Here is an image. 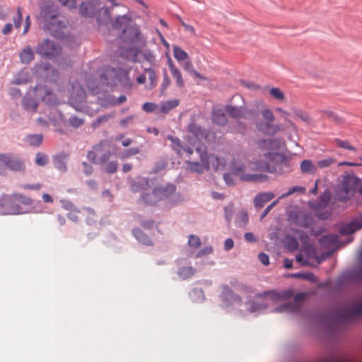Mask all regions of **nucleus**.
Segmentation results:
<instances>
[{"instance_id": "f257e3e1", "label": "nucleus", "mask_w": 362, "mask_h": 362, "mask_svg": "<svg viewBox=\"0 0 362 362\" xmlns=\"http://www.w3.org/2000/svg\"><path fill=\"white\" fill-rule=\"evenodd\" d=\"M110 148L109 141L101 140L87 153V158L91 163L101 165L107 173L113 174L117 170L118 163L116 160H110L113 154Z\"/></svg>"}, {"instance_id": "f03ea898", "label": "nucleus", "mask_w": 362, "mask_h": 362, "mask_svg": "<svg viewBox=\"0 0 362 362\" xmlns=\"http://www.w3.org/2000/svg\"><path fill=\"white\" fill-rule=\"evenodd\" d=\"M284 141L281 138L264 139L258 141L259 148L262 151L260 158L256 160L254 163H250L249 166L253 165L252 168L255 170H262L264 172H272L269 164V161L274 160L279 153L274 152V150L279 149L284 146Z\"/></svg>"}, {"instance_id": "7ed1b4c3", "label": "nucleus", "mask_w": 362, "mask_h": 362, "mask_svg": "<svg viewBox=\"0 0 362 362\" xmlns=\"http://www.w3.org/2000/svg\"><path fill=\"white\" fill-rule=\"evenodd\" d=\"M33 201L20 193L5 194L0 198V215L23 214L31 211Z\"/></svg>"}, {"instance_id": "20e7f679", "label": "nucleus", "mask_w": 362, "mask_h": 362, "mask_svg": "<svg viewBox=\"0 0 362 362\" xmlns=\"http://www.w3.org/2000/svg\"><path fill=\"white\" fill-rule=\"evenodd\" d=\"M196 151L199 154L201 162L187 161L189 169L192 172L202 173L204 170H209L211 168L218 170L224 168L226 165L227 162L225 158L214 155H208L205 146L197 147Z\"/></svg>"}, {"instance_id": "39448f33", "label": "nucleus", "mask_w": 362, "mask_h": 362, "mask_svg": "<svg viewBox=\"0 0 362 362\" xmlns=\"http://www.w3.org/2000/svg\"><path fill=\"white\" fill-rule=\"evenodd\" d=\"M40 17L43 22L44 28L52 35L59 37L61 30L64 27V23L59 19V8L54 4H50L41 8Z\"/></svg>"}, {"instance_id": "423d86ee", "label": "nucleus", "mask_w": 362, "mask_h": 362, "mask_svg": "<svg viewBox=\"0 0 362 362\" xmlns=\"http://www.w3.org/2000/svg\"><path fill=\"white\" fill-rule=\"evenodd\" d=\"M258 107H262L260 113L264 119L263 121H256L255 122V127L257 130L264 134L268 136H273L278 132H280L283 130V127L281 124L274 123L275 120V116L273 112L266 106V105L262 101L257 102Z\"/></svg>"}, {"instance_id": "0eeeda50", "label": "nucleus", "mask_w": 362, "mask_h": 362, "mask_svg": "<svg viewBox=\"0 0 362 362\" xmlns=\"http://www.w3.org/2000/svg\"><path fill=\"white\" fill-rule=\"evenodd\" d=\"M230 168L231 173H226L223 175L226 182L229 185L234 184L233 175L238 177L241 180L252 182H264L268 180V176L266 175L246 173V166L236 160L231 162Z\"/></svg>"}, {"instance_id": "6e6552de", "label": "nucleus", "mask_w": 362, "mask_h": 362, "mask_svg": "<svg viewBox=\"0 0 362 362\" xmlns=\"http://www.w3.org/2000/svg\"><path fill=\"white\" fill-rule=\"evenodd\" d=\"M359 183L360 179L356 175L344 176L340 187L336 190L337 199L344 203L353 199L359 189Z\"/></svg>"}, {"instance_id": "1a4fd4ad", "label": "nucleus", "mask_w": 362, "mask_h": 362, "mask_svg": "<svg viewBox=\"0 0 362 362\" xmlns=\"http://www.w3.org/2000/svg\"><path fill=\"white\" fill-rule=\"evenodd\" d=\"M71 86L69 103L76 111L82 112L85 107L83 103L86 97V93L78 82L73 83Z\"/></svg>"}, {"instance_id": "9d476101", "label": "nucleus", "mask_w": 362, "mask_h": 362, "mask_svg": "<svg viewBox=\"0 0 362 362\" xmlns=\"http://www.w3.org/2000/svg\"><path fill=\"white\" fill-rule=\"evenodd\" d=\"M0 165L16 172H22L25 169L23 160L10 153H0Z\"/></svg>"}, {"instance_id": "9b49d317", "label": "nucleus", "mask_w": 362, "mask_h": 362, "mask_svg": "<svg viewBox=\"0 0 362 362\" xmlns=\"http://www.w3.org/2000/svg\"><path fill=\"white\" fill-rule=\"evenodd\" d=\"M122 37L125 41L132 44L144 45L146 43V37L141 33L139 25L136 23L129 25L127 29H124Z\"/></svg>"}, {"instance_id": "f8f14e48", "label": "nucleus", "mask_w": 362, "mask_h": 362, "mask_svg": "<svg viewBox=\"0 0 362 362\" xmlns=\"http://www.w3.org/2000/svg\"><path fill=\"white\" fill-rule=\"evenodd\" d=\"M330 200V192L324 191L320 196L317 202H311L310 206L315 211L317 216L320 219H327L331 216V211H321V209L327 206Z\"/></svg>"}, {"instance_id": "ddd939ff", "label": "nucleus", "mask_w": 362, "mask_h": 362, "mask_svg": "<svg viewBox=\"0 0 362 362\" xmlns=\"http://www.w3.org/2000/svg\"><path fill=\"white\" fill-rule=\"evenodd\" d=\"M62 47L52 40H45L36 48V52L43 57L51 59L60 54Z\"/></svg>"}, {"instance_id": "4468645a", "label": "nucleus", "mask_w": 362, "mask_h": 362, "mask_svg": "<svg viewBox=\"0 0 362 362\" xmlns=\"http://www.w3.org/2000/svg\"><path fill=\"white\" fill-rule=\"evenodd\" d=\"M226 112L234 119H250L255 117V112L248 109L247 107L243 105L240 107H236L234 105H228L225 107Z\"/></svg>"}, {"instance_id": "2eb2a0df", "label": "nucleus", "mask_w": 362, "mask_h": 362, "mask_svg": "<svg viewBox=\"0 0 362 362\" xmlns=\"http://www.w3.org/2000/svg\"><path fill=\"white\" fill-rule=\"evenodd\" d=\"M99 5L100 0H87L82 1L79 6V13L84 18H93Z\"/></svg>"}, {"instance_id": "dca6fc26", "label": "nucleus", "mask_w": 362, "mask_h": 362, "mask_svg": "<svg viewBox=\"0 0 362 362\" xmlns=\"http://www.w3.org/2000/svg\"><path fill=\"white\" fill-rule=\"evenodd\" d=\"M35 96L37 99H40L47 104H52L55 102V96L53 95L50 89L45 85L38 84L35 86Z\"/></svg>"}, {"instance_id": "f3484780", "label": "nucleus", "mask_w": 362, "mask_h": 362, "mask_svg": "<svg viewBox=\"0 0 362 362\" xmlns=\"http://www.w3.org/2000/svg\"><path fill=\"white\" fill-rule=\"evenodd\" d=\"M291 293L289 291H264L262 293H258L255 295V297L257 298H269L274 302H279L284 300L287 299L291 296Z\"/></svg>"}, {"instance_id": "a211bd4d", "label": "nucleus", "mask_w": 362, "mask_h": 362, "mask_svg": "<svg viewBox=\"0 0 362 362\" xmlns=\"http://www.w3.org/2000/svg\"><path fill=\"white\" fill-rule=\"evenodd\" d=\"M305 293H298L294 296L293 303H286L275 309L276 312L288 311L291 313H298L301 308L300 302L304 298Z\"/></svg>"}, {"instance_id": "6ab92c4d", "label": "nucleus", "mask_w": 362, "mask_h": 362, "mask_svg": "<svg viewBox=\"0 0 362 362\" xmlns=\"http://www.w3.org/2000/svg\"><path fill=\"white\" fill-rule=\"evenodd\" d=\"M221 298L226 307L235 303L240 304L242 301L241 298L235 294L228 286H223Z\"/></svg>"}, {"instance_id": "aec40b11", "label": "nucleus", "mask_w": 362, "mask_h": 362, "mask_svg": "<svg viewBox=\"0 0 362 362\" xmlns=\"http://www.w3.org/2000/svg\"><path fill=\"white\" fill-rule=\"evenodd\" d=\"M176 190V187L173 184L167 185L165 187L156 188L152 192V196L158 197L159 201L163 199H168L170 198Z\"/></svg>"}, {"instance_id": "412c9836", "label": "nucleus", "mask_w": 362, "mask_h": 362, "mask_svg": "<svg viewBox=\"0 0 362 362\" xmlns=\"http://www.w3.org/2000/svg\"><path fill=\"white\" fill-rule=\"evenodd\" d=\"M132 22V18L130 16L124 14L116 16L111 22L113 28L122 30L123 34L124 29H127Z\"/></svg>"}, {"instance_id": "4be33fe9", "label": "nucleus", "mask_w": 362, "mask_h": 362, "mask_svg": "<svg viewBox=\"0 0 362 362\" xmlns=\"http://www.w3.org/2000/svg\"><path fill=\"white\" fill-rule=\"evenodd\" d=\"M168 66L173 78L175 80L176 86L179 88L185 87V81L180 70L175 66L172 59L168 57L167 60Z\"/></svg>"}, {"instance_id": "5701e85b", "label": "nucleus", "mask_w": 362, "mask_h": 362, "mask_svg": "<svg viewBox=\"0 0 362 362\" xmlns=\"http://www.w3.org/2000/svg\"><path fill=\"white\" fill-rule=\"evenodd\" d=\"M222 108L214 107L212 110V121L218 125H226L228 122V117Z\"/></svg>"}, {"instance_id": "b1692460", "label": "nucleus", "mask_w": 362, "mask_h": 362, "mask_svg": "<svg viewBox=\"0 0 362 362\" xmlns=\"http://www.w3.org/2000/svg\"><path fill=\"white\" fill-rule=\"evenodd\" d=\"M272 192L258 193L254 199V204L256 208H262L264 205L274 197Z\"/></svg>"}, {"instance_id": "393cba45", "label": "nucleus", "mask_w": 362, "mask_h": 362, "mask_svg": "<svg viewBox=\"0 0 362 362\" xmlns=\"http://www.w3.org/2000/svg\"><path fill=\"white\" fill-rule=\"evenodd\" d=\"M339 237L337 234H329L322 236L320 240V244L325 248L332 249L336 247L338 244Z\"/></svg>"}, {"instance_id": "a878e982", "label": "nucleus", "mask_w": 362, "mask_h": 362, "mask_svg": "<svg viewBox=\"0 0 362 362\" xmlns=\"http://www.w3.org/2000/svg\"><path fill=\"white\" fill-rule=\"evenodd\" d=\"M168 139L172 142L171 146L177 154H181L182 151H185L189 155L193 153V150L191 148L183 147L180 140L178 138L174 137L172 135H168Z\"/></svg>"}, {"instance_id": "bb28decb", "label": "nucleus", "mask_w": 362, "mask_h": 362, "mask_svg": "<svg viewBox=\"0 0 362 362\" xmlns=\"http://www.w3.org/2000/svg\"><path fill=\"white\" fill-rule=\"evenodd\" d=\"M179 104L180 101L177 99L162 102L160 105H158V111L157 112V114H167L171 110L177 107Z\"/></svg>"}, {"instance_id": "cd10ccee", "label": "nucleus", "mask_w": 362, "mask_h": 362, "mask_svg": "<svg viewBox=\"0 0 362 362\" xmlns=\"http://www.w3.org/2000/svg\"><path fill=\"white\" fill-rule=\"evenodd\" d=\"M362 228V224L358 223L356 221H352L345 225H344L340 229H339V233L341 235H349L357 230Z\"/></svg>"}, {"instance_id": "c85d7f7f", "label": "nucleus", "mask_w": 362, "mask_h": 362, "mask_svg": "<svg viewBox=\"0 0 362 362\" xmlns=\"http://www.w3.org/2000/svg\"><path fill=\"white\" fill-rule=\"evenodd\" d=\"M116 78V69L109 66L103 67L101 70L100 81L105 84H109V81Z\"/></svg>"}, {"instance_id": "c756f323", "label": "nucleus", "mask_w": 362, "mask_h": 362, "mask_svg": "<svg viewBox=\"0 0 362 362\" xmlns=\"http://www.w3.org/2000/svg\"><path fill=\"white\" fill-rule=\"evenodd\" d=\"M188 131L198 139H206L207 136L206 130L194 122H191L188 125Z\"/></svg>"}, {"instance_id": "7c9ffc66", "label": "nucleus", "mask_w": 362, "mask_h": 362, "mask_svg": "<svg viewBox=\"0 0 362 362\" xmlns=\"http://www.w3.org/2000/svg\"><path fill=\"white\" fill-rule=\"evenodd\" d=\"M21 62L23 64H29L34 59V52L29 46L24 48L19 54Z\"/></svg>"}, {"instance_id": "2f4dec72", "label": "nucleus", "mask_w": 362, "mask_h": 362, "mask_svg": "<svg viewBox=\"0 0 362 362\" xmlns=\"http://www.w3.org/2000/svg\"><path fill=\"white\" fill-rule=\"evenodd\" d=\"M23 106L24 109L30 112H35L37 108V103L30 97H25L23 100Z\"/></svg>"}, {"instance_id": "473e14b6", "label": "nucleus", "mask_w": 362, "mask_h": 362, "mask_svg": "<svg viewBox=\"0 0 362 362\" xmlns=\"http://www.w3.org/2000/svg\"><path fill=\"white\" fill-rule=\"evenodd\" d=\"M134 236L136 239L144 245H150L152 244L150 238L145 235L143 231L139 228H134L132 230Z\"/></svg>"}, {"instance_id": "72a5a7b5", "label": "nucleus", "mask_w": 362, "mask_h": 362, "mask_svg": "<svg viewBox=\"0 0 362 362\" xmlns=\"http://www.w3.org/2000/svg\"><path fill=\"white\" fill-rule=\"evenodd\" d=\"M173 49L174 57L179 63L189 59V54L177 45H173Z\"/></svg>"}, {"instance_id": "f704fd0d", "label": "nucleus", "mask_w": 362, "mask_h": 362, "mask_svg": "<svg viewBox=\"0 0 362 362\" xmlns=\"http://www.w3.org/2000/svg\"><path fill=\"white\" fill-rule=\"evenodd\" d=\"M300 170L303 173L314 174L317 168L310 160H304L300 163Z\"/></svg>"}, {"instance_id": "c9c22d12", "label": "nucleus", "mask_w": 362, "mask_h": 362, "mask_svg": "<svg viewBox=\"0 0 362 362\" xmlns=\"http://www.w3.org/2000/svg\"><path fill=\"white\" fill-rule=\"evenodd\" d=\"M247 305V311L250 313H259L267 307L266 303H255L253 300L248 301Z\"/></svg>"}, {"instance_id": "e433bc0d", "label": "nucleus", "mask_w": 362, "mask_h": 362, "mask_svg": "<svg viewBox=\"0 0 362 362\" xmlns=\"http://www.w3.org/2000/svg\"><path fill=\"white\" fill-rule=\"evenodd\" d=\"M148 184V180L146 178H137L134 180L131 185V190L134 192H137L143 189V186Z\"/></svg>"}, {"instance_id": "4c0bfd02", "label": "nucleus", "mask_w": 362, "mask_h": 362, "mask_svg": "<svg viewBox=\"0 0 362 362\" xmlns=\"http://www.w3.org/2000/svg\"><path fill=\"white\" fill-rule=\"evenodd\" d=\"M26 141L30 146H39L42 142V134H30L26 137Z\"/></svg>"}, {"instance_id": "58836bf2", "label": "nucleus", "mask_w": 362, "mask_h": 362, "mask_svg": "<svg viewBox=\"0 0 362 362\" xmlns=\"http://www.w3.org/2000/svg\"><path fill=\"white\" fill-rule=\"evenodd\" d=\"M178 275L182 279H187L195 273V269L192 267H182L178 270Z\"/></svg>"}, {"instance_id": "ea45409f", "label": "nucleus", "mask_w": 362, "mask_h": 362, "mask_svg": "<svg viewBox=\"0 0 362 362\" xmlns=\"http://www.w3.org/2000/svg\"><path fill=\"white\" fill-rule=\"evenodd\" d=\"M276 111L281 115V116L284 118L285 121L287 122L288 125L290 127H291L294 131L297 130L296 124L288 119V112H287L286 110H284L281 107H276Z\"/></svg>"}, {"instance_id": "a19ab883", "label": "nucleus", "mask_w": 362, "mask_h": 362, "mask_svg": "<svg viewBox=\"0 0 362 362\" xmlns=\"http://www.w3.org/2000/svg\"><path fill=\"white\" fill-rule=\"evenodd\" d=\"M305 187H300V186H293L292 187H291L290 189H288V190L285 192V193H283L279 198V201L281 199H284L286 197H288V196L296 193V192H305Z\"/></svg>"}, {"instance_id": "79ce46f5", "label": "nucleus", "mask_w": 362, "mask_h": 362, "mask_svg": "<svg viewBox=\"0 0 362 362\" xmlns=\"http://www.w3.org/2000/svg\"><path fill=\"white\" fill-rule=\"evenodd\" d=\"M270 94L274 98L280 102L285 101V95L284 92L279 88H272L270 89Z\"/></svg>"}, {"instance_id": "37998d69", "label": "nucleus", "mask_w": 362, "mask_h": 362, "mask_svg": "<svg viewBox=\"0 0 362 362\" xmlns=\"http://www.w3.org/2000/svg\"><path fill=\"white\" fill-rule=\"evenodd\" d=\"M54 166L61 171H66V166L64 161V158L62 156H57L54 158Z\"/></svg>"}, {"instance_id": "c03bdc74", "label": "nucleus", "mask_w": 362, "mask_h": 362, "mask_svg": "<svg viewBox=\"0 0 362 362\" xmlns=\"http://www.w3.org/2000/svg\"><path fill=\"white\" fill-rule=\"evenodd\" d=\"M139 151H140L139 148H137V147L131 148L129 149H127V150H125L124 151H123L120 154L119 158L122 160H125V159L129 158V157H131L132 156L138 154L139 153Z\"/></svg>"}, {"instance_id": "a18cd8bd", "label": "nucleus", "mask_w": 362, "mask_h": 362, "mask_svg": "<svg viewBox=\"0 0 362 362\" xmlns=\"http://www.w3.org/2000/svg\"><path fill=\"white\" fill-rule=\"evenodd\" d=\"M84 123V119L72 115L69 119V124L74 128H78Z\"/></svg>"}, {"instance_id": "49530a36", "label": "nucleus", "mask_w": 362, "mask_h": 362, "mask_svg": "<svg viewBox=\"0 0 362 362\" xmlns=\"http://www.w3.org/2000/svg\"><path fill=\"white\" fill-rule=\"evenodd\" d=\"M247 213L244 210L240 211L237 216V223L240 226H245L247 223Z\"/></svg>"}, {"instance_id": "de8ad7c7", "label": "nucleus", "mask_w": 362, "mask_h": 362, "mask_svg": "<svg viewBox=\"0 0 362 362\" xmlns=\"http://www.w3.org/2000/svg\"><path fill=\"white\" fill-rule=\"evenodd\" d=\"M151 194H152V192L151 194H143L141 195V198L144 200V202L146 204H149V205H153L159 201L158 197H153Z\"/></svg>"}, {"instance_id": "09e8293b", "label": "nucleus", "mask_w": 362, "mask_h": 362, "mask_svg": "<svg viewBox=\"0 0 362 362\" xmlns=\"http://www.w3.org/2000/svg\"><path fill=\"white\" fill-rule=\"evenodd\" d=\"M335 142H336L337 145L340 148H342L344 149H348L350 151H355L356 150V148L354 146H351L349 144V142L346 140H341V139H337L335 140Z\"/></svg>"}, {"instance_id": "8fccbe9b", "label": "nucleus", "mask_w": 362, "mask_h": 362, "mask_svg": "<svg viewBox=\"0 0 362 362\" xmlns=\"http://www.w3.org/2000/svg\"><path fill=\"white\" fill-rule=\"evenodd\" d=\"M142 109L144 111H145L146 112H156L157 113V112L158 111V105L153 103L148 102V103H144V105L142 106Z\"/></svg>"}, {"instance_id": "3c124183", "label": "nucleus", "mask_w": 362, "mask_h": 362, "mask_svg": "<svg viewBox=\"0 0 362 362\" xmlns=\"http://www.w3.org/2000/svg\"><path fill=\"white\" fill-rule=\"evenodd\" d=\"M291 276L296 278H303L311 281H315L316 280L315 276L312 273H296L291 274Z\"/></svg>"}, {"instance_id": "603ef678", "label": "nucleus", "mask_w": 362, "mask_h": 362, "mask_svg": "<svg viewBox=\"0 0 362 362\" xmlns=\"http://www.w3.org/2000/svg\"><path fill=\"white\" fill-rule=\"evenodd\" d=\"M188 245L193 248H198L201 245V241L199 237L191 235L189 236Z\"/></svg>"}, {"instance_id": "864d4df0", "label": "nucleus", "mask_w": 362, "mask_h": 362, "mask_svg": "<svg viewBox=\"0 0 362 362\" xmlns=\"http://www.w3.org/2000/svg\"><path fill=\"white\" fill-rule=\"evenodd\" d=\"M47 161L48 158L45 154L41 153H37L36 154L35 163L37 165L43 166L47 164Z\"/></svg>"}, {"instance_id": "5fc2aeb1", "label": "nucleus", "mask_w": 362, "mask_h": 362, "mask_svg": "<svg viewBox=\"0 0 362 362\" xmlns=\"http://www.w3.org/2000/svg\"><path fill=\"white\" fill-rule=\"evenodd\" d=\"M293 112L296 117L300 118L303 122H307V123L310 122V118L309 115L306 113L303 112L300 110L294 109V110H293Z\"/></svg>"}, {"instance_id": "6e6d98bb", "label": "nucleus", "mask_w": 362, "mask_h": 362, "mask_svg": "<svg viewBox=\"0 0 362 362\" xmlns=\"http://www.w3.org/2000/svg\"><path fill=\"white\" fill-rule=\"evenodd\" d=\"M59 3L69 9H75L77 8V0H58Z\"/></svg>"}, {"instance_id": "4d7b16f0", "label": "nucleus", "mask_w": 362, "mask_h": 362, "mask_svg": "<svg viewBox=\"0 0 362 362\" xmlns=\"http://www.w3.org/2000/svg\"><path fill=\"white\" fill-rule=\"evenodd\" d=\"M177 19L186 31L189 32L192 35H196L195 28L192 25L187 24L180 16H177Z\"/></svg>"}, {"instance_id": "13d9d810", "label": "nucleus", "mask_w": 362, "mask_h": 362, "mask_svg": "<svg viewBox=\"0 0 362 362\" xmlns=\"http://www.w3.org/2000/svg\"><path fill=\"white\" fill-rule=\"evenodd\" d=\"M23 21V16L21 8H17V15L13 18L14 26L19 28Z\"/></svg>"}, {"instance_id": "bf43d9fd", "label": "nucleus", "mask_w": 362, "mask_h": 362, "mask_svg": "<svg viewBox=\"0 0 362 362\" xmlns=\"http://www.w3.org/2000/svg\"><path fill=\"white\" fill-rule=\"evenodd\" d=\"M334 161H335L334 159H333L332 158H327L319 160L317 162V165L321 168H324L329 167V165L333 164L334 163Z\"/></svg>"}, {"instance_id": "052dcab7", "label": "nucleus", "mask_w": 362, "mask_h": 362, "mask_svg": "<svg viewBox=\"0 0 362 362\" xmlns=\"http://www.w3.org/2000/svg\"><path fill=\"white\" fill-rule=\"evenodd\" d=\"M144 58L151 64H155V55L151 50H146L143 54Z\"/></svg>"}, {"instance_id": "680f3d73", "label": "nucleus", "mask_w": 362, "mask_h": 362, "mask_svg": "<svg viewBox=\"0 0 362 362\" xmlns=\"http://www.w3.org/2000/svg\"><path fill=\"white\" fill-rule=\"evenodd\" d=\"M107 1L110 2L112 4V6L109 8V7H105V8H103L102 9L104 10V12L107 16V18H109L110 17V15H111V8L112 7H115V6H121L122 4H119L116 1V0H106Z\"/></svg>"}, {"instance_id": "e2e57ef3", "label": "nucleus", "mask_w": 362, "mask_h": 362, "mask_svg": "<svg viewBox=\"0 0 362 362\" xmlns=\"http://www.w3.org/2000/svg\"><path fill=\"white\" fill-rule=\"evenodd\" d=\"M145 71L148 74V78L151 81V86H154L156 85V74L155 71L151 68H148V69H146Z\"/></svg>"}, {"instance_id": "0e129e2a", "label": "nucleus", "mask_w": 362, "mask_h": 362, "mask_svg": "<svg viewBox=\"0 0 362 362\" xmlns=\"http://www.w3.org/2000/svg\"><path fill=\"white\" fill-rule=\"evenodd\" d=\"M110 118L109 115H103L99 117L92 123V127L97 128L102 122H107Z\"/></svg>"}, {"instance_id": "69168bd1", "label": "nucleus", "mask_w": 362, "mask_h": 362, "mask_svg": "<svg viewBox=\"0 0 362 362\" xmlns=\"http://www.w3.org/2000/svg\"><path fill=\"white\" fill-rule=\"evenodd\" d=\"M361 162H350V161H343L339 163V166H349V167H358L362 166V158H359Z\"/></svg>"}, {"instance_id": "338daca9", "label": "nucleus", "mask_w": 362, "mask_h": 362, "mask_svg": "<svg viewBox=\"0 0 362 362\" xmlns=\"http://www.w3.org/2000/svg\"><path fill=\"white\" fill-rule=\"evenodd\" d=\"M242 84L247 88L252 90H257L260 89V86L250 81H243Z\"/></svg>"}, {"instance_id": "774afa93", "label": "nucleus", "mask_w": 362, "mask_h": 362, "mask_svg": "<svg viewBox=\"0 0 362 362\" xmlns=\"http://www.w3.org/2000/svg\"><path fill=\"white\" fill-rule=\"evenodd\" d=\"M182 67L184 70L188 71L189 74H191L192 71L194 70L193 64L192 62L189 60V59L185 60V63L182 65Z\"/></svg>"}]
</instances>
